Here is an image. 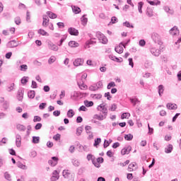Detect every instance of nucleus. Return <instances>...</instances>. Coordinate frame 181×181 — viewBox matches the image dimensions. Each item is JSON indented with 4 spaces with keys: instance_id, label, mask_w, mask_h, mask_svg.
Returning <instances> with one entry per match:
<instances>
[{
    "instance_id": "10",
    "label": "nucleus",
    "mask_w": 181,
    "mask_h": 181,
    "mask_svg": "<svg viewBox=\"0 0 181 181\" xmlns=\"http://www.w3.org/2000/svg\"><path fill=\"white\" fill-rule=\"evenodd\" d=\"M132 150V147L131 146H127V148H124L121 151L122 155H128L129 152Z\"/></svg>"
},
{
    "instance_id": "36",
    "label": "nucleus",
    "mask_w": 181,
    "mask_h": 181,
    "mask_svg": "<svg viewBox=\"0 0 181 181\" xmlns=\"http://www.w3.org/2000/svg\"><path fill=\"white\" fill-rule=\"evenodd\" d=\"M84 105L86 107H93V105H94V102L93 101H88V100H84Z\"/></svg>"
},
{
    "instance_id": "8",
    "label": "nucleus",
    "mask_w": 181,
    "mask_h": 181,
    "mask_svg": "<svg viewBox=\"0 0 181 181\" xmlns=\"http://www.w3.org/2000/svg\"><path fill=\"white\" fill-rule=\"evenodd\" d=\"M48 47L49 50H52L53 52H57V50H59V46L54 45L51 41L48 42Z\"/></svg>"
},
{
    "instance_id": "53",
    "label": "nucleus",
    "mask_w": 181,
    "mask_h": 181,
    "mask_svg": "<svg viewBox=\"0 0 181 181\" xmlns=\"http://www.w3.org/2000/svg\"><path fill=\"white\" fill-rule=\"evenodd\" d=\"M100 88V87L98 86H90L89 87V90L90 91H97V90H98Z\"/></svg>"
},
{
    "instance_id": "34",
    "label": "nucleus",
    "mask_w": 181,
    "mask_h": 181,
    "mask_svg": "<svg viewBox=\"0 0 181 181\" xmlns=\"http://www.w3.org/2000/svg\"><path fill=\"white\" fill-rule=\"evenodd\" d=\"M135 166H136V163L133 162L132 163H130L128 166V170L129 172H132L134 171V169L132 168H135Z\"/></svg>"
},
{
    "instance_id": "60",
    "label": "nucleus",
    "mask_w": 181,
    "mask_h": 181,
    "mask_svg": "<svg viewBox=\"0 0 181 181\" xmlns=\"http://www.w3.org/2000/svg\"><path fill=\"white\" fill-rule=\"evenodd\" d=\"M40 110H45L46 108V103H42L39 105Z\"/></svg>"
},
{
    "instance_id": "41",
    "label": "nucleus",
    "mask_w": 181,
    "mask_h": 181,
    "mask_svg": "<svg viewBox=\"0 0 181 181\" xmlns=\"http://www.w3.org/2000/svg\"><path fill=\"white\" fill-rule=\"evenodd\" d=\"M90 97H92V98H95L96 100H100V98H103V95L101 94H91Z\"/></svg>"
},
{
    "instance_id": "39",
    "label": "nucleus",
    "mask_w": 181,
    "mask_h": 181,
    "mask_svg": "<svg viewBox=\"0 0 181 181\" xmlns=\"http://www.w3.org/2000/svg\"><path fill=\"white\" fill-rule=\"evenodd\" d=\"M56 57L54 56H51L49 57V59H48V64H53V63H54V62H56Z\"/></svg>"
},
{
    "instance_id": "59",
    "label": "nucleus",
    "mask_w": 181,
    "mask_h": 181,
    "mask_svg": "<svg viewBox=\"0 0 181 181\" xmlns=\"http://www.w3.org/2000/svg\"><path fill=\"white\" fill-rule=\"evenodd\" d=\"M117 110V104L113 103L110 108H109L110 111H115Z\"/></svg>"
},
{
    "instance_id": "14",
    "label": "nucleus",
    "mask_w": 181,
    "mask_h": 181,
    "mask_svg": "<svg viewBox=\"0 0 181 181\" xmlns=\"http://www.w3.org/2000/svg\"><path fill=\"white\" fill-rule=\"evenodd\" d=\"M7 47L13 48L18 47V44H16V40H13L7 43Z\"/></svg>"
},
{
    "instance_id": "38",
    "label": "nucleus",
    "mask_w": 181,
    "mask_h": 181,
    "mask_svg": "<svg viewBox=\"0 0 181 181\" xmlns=\"http://www.w3.org/2000/svg\"><path fill=\"white\" fill-rule=\"evenodd\" d=\"M129 117H131V114L129 112L122 113L121 115V119H125L128 118Z\"/></svg>"
},
{
    "instance_id": "54",
    "label": "nucleus",
    "mask_w": 181,
    "mask_h": 181,
    "mask_svg": "<svg viewBox=\"0 0 181 181\" xmlns=\"http://www.w3.org/2000/svg\"><path fill=\"white\" fill-rule=\"evenodd\" d=\"M43 125L42 124V123H37L35 126V129L36 131H39V129H42V127Z\"/></svg>"
},
{
    "instance_id": "29",
    "label": "nucleus",
    "mask_w": 181,
    "mask_h": 181,
    "mask_svg": "<svg viewBox=\"0 0 181 181\" xmlns=\"http://www.w3.org/2000/svg\"><path fill=\"white\" fill-rule=\"evenodd\" d=\"M21 84H23V86L26 85L28 81H29V76H23L21 80Z\"/></svg>"
},
{
    "instance_id": "16",
    "label": "nucleus",
    "mask_w": 181,
    "mask_h": 181,
    "mask_svg": "<svg viewBox=\"0 0 181 181\" xmlns=\"http://www.w3.org/2000/svg\"><path fill=\"white\" fill-rule=\"evenodd\" d=\"M86 16H87V14L83 15L81 18V22L83 26H86V25H87V22H88V18H86Z\"/></svg>"
},
{
    "instance_id": "35",
    "label": "nucleus",
    "mask_w": 181,
    "mask_h": 181,
    "mask_svg": "<svg viewBox=\"0 0 181 181\" xmlns=\"http://www.w3.org/2000/svg\"><path fill=\"white\" fill-rule=\"evenodd\" d=\"M104 118H105L104 115H95L93 116L94 119H98L99 121H103V119H104Z\"/></svg>"
},
{
    "instance_id": "18",
    "label": "nucleus",
    "mask_w": 181,
    "mask_h": 181,
    "mask_svg": "<svg viewBox=\"0 0 181 181\" xmlns=\"http://www.w3.org/2000/svg\"><path fill=\"white\" fill-rule=\"evenodd\" d=\"M168 110H177V105L173 103H168L166 105Z\"/></svg>"
},
{
    "instance_id": "58",
    "label": "nucleus",
    "mask_w": 181,
    "mask_h": 181,
    "mask_svg": "<svg viewBox=\"0 0 181 181\" xmlns=\"http://www.w3.org/2000/svg\"><path fill=\"white\" fill-rule=\"evenodd\" d=\"M78 86L79 87V88H81V90H83V88H87V85L84 84V83H83L82 84H80L78 82Z\"/></svg>"
},
{
    "instance_id": "42",
    "label": "nucleus",
    "mask_w": 181,
    "mask_h": 181,
    "mask_svg": "<svg viewBox=\"0 0 181 181\" xmlns=\"http://www.w3.org/2000/svg\"><path fill=\"white\" fill-rule=\"evenodd\" d=\"M82 132H83V127H79L76 129L77 136H80Z\"/></svg>"
},
{
    "instance_id": "55",
    "label": "nucleus",
    "mask_w": 181,
    "mask_h": 181,
    "mask_svg": "<svg viewBox=\"0 0 181 181\" xmlns=\"http://www.w3.org/2000/svg\"><path fill=\"white\" fill-rule=\"evenodd\" d=\"M13 87H15V83H11L10 86H8L7 88V91H8L9 93H11V91H12V90H13Z\"/></svg>"
},
{
    "instance_id": "57",
    "label": "nucleus",
    "mask_w": 181,
    "mask_h": 181,
    "mask_svg": "<svg viewBox=\"0 0 181 181\" xmlns=\"http://www.w3.org/2000/svg\"><path fill=\"white\" fill-rule=\"evenodd\" d=\"M105 97L107 98V100H108L109 101L111 100V99L112 98V96H111L110 92H107L105 93Z\"/></svg>"
},
{
    "instance_id": "45",
    "label": "nucleus",
    "mask_w": 181,
    "mask_h": 181,
    "mask_svg": "<svg viewBox=\"0 0 181 181\" xmlns=\"http://www.w3.org/2000/svg\"><path fill=\"white\" fill-rule=\"evenodd\" d=\"M111 145V142H110L108 140L105 139L104 144H103V148L105 149L106 148H108Z\"/></svg>"
},
{
    "instance_id": "62",
    "label": "nucleus",
    "mask_w": 181,
    "mask_h": 181,
    "mask_svg": "<svg viewBox=\"0 0 181 181\" xmlns=\"http://www.w3.org/2000/svg\"><path fill=\"white\" fill-rule=\"evenodd\" d=\"M43 90L45 93H49V91H50V86L46 85L43 87Z\"/></svg>"
},
{
    "instance_id": "9",
    "label": "nucleus",
    "mask_w": 181,
    "mask_h": 181,
    "mask_svg": "<svg viewBox=\"0 0 181 181\" xmlns=\"http://www.w3.org/2000/svg\"><path fill=\"white\" fill-rule=\"evenodd\" d=\"M24 93H25V89L23 88H21L18 90L17 98H18V101H22V100H23Z\"/></svg>"
},
{
    "instance_id": "26",
    "label": "nucleus",
    "mask_w": 181,
    "mask_h": 181,
    "mask_svg": "<svg viewBox=\"0 0 181 181\" xmlns=\"http://www.w3.org/2000/svg\"><path fill=\"white\" fill-rule=\"evenodd\" d=\"M74 110H73V109H69L67 112L68 118H73V117H74Z\"/></svg>"
},
{
    "instance_id": "47",
    "label": "nucleus",
    "mask_w": 181,
    "mask_h": 181,
    "mask_svg": "<svg viewBox=\"0 0 181 181\" xmlns=\"http://www.w3.org/2000/svg\"><path fill=\"white\" fill-rule=\"evenodd\" d=\"M123 25L126 26V28H132V29H134V25H131V23H129V22L128 21H125L124 23H123Z\"/></svg>"
},
{
    "instance_id": "48",
    "label": "nucleus",
    "mask_w": 181,
    "mask_h": 181,
    "mask_svg": "<svg viewBox=\"0 0 181 181\" xmlns=\"http://www.w3.org/2000/svg\"><path fill=\"white\" fill-rule=\"evenodd\" d=\"M71 163H73L74 166H80V162H78V160L72 159Z\"/></svg>"
},
{
    "instance_id": "3",
    "label": "nucleus",
    "mask_w": 181,
    "mask_h": 181,
    "mask_svg": "<svg viewBox=\"0 0 181 181\" xmlns=\"http://www.w3.org/2000/svg\"><path fill=\"white\" fill-rule=\"evenodd\" d=\"M151 39H153L154 43H158V45H159L160 46L163 45V42L160 40V36L159 35V34L156 33H153L151 34Z\"/></svg>"
},
{
    "instance_id": "19",
    "label": "nucleus",
    "mask_w": 181,
    "mask_h": 181,
    "mask_svg": "<svg viewBox=\"0 0 181 181\" xmlns=\"http://www.w3.org/2000/svg\"><path fill=\"white\" fill-rule=\"evenodd\" d=\"M68 45L70 47H78L80 46V44L76 41H70Z\"/></svg>"
},
{
    "instance_id": "56",
    "label": "nucleus",
    "mask_w": 181,
    "mask_h": 181,
    "mask_svg": "<svg viewBox=\"0 0 181 181\" xmlns=\"http://www.w3.org/2000/svg\"><path fill=\"white\" fill-rule=\"evenodd\" d=\"M4 177L5 179H6V180H8V181H11V175H9V173H8V172H6L4 173Z\"/></svg>"
},
{
    "instance_id": "28",
    "label": "nucleus",
    "mask_w": 181,
    "mask_h": 181,
    "mask_svg": "<svg viewBox=\"0 0 181 181\" xmlns=\"http://www.w3.org/2000/svg\"><path fill=\"white\" fill-rule=\"evenodd\" d=\"M17 166L20 168V169H23V170H26V165H23L21 161H18L16 163Z\"/></svg>"
},
{
    "instance_id": "13",
    "label": "nucleus",
    "mask_w": 181,
    "mask_h": 181,
    "mask_svg": "<svg viewBox=\"0 0 181 181\" xmlns=\"http://www.w3.org/2000/svg\"><path fill=\"white\" fill-rule=\"evenodd\" d=\"M83 62L84 60H83L81 58H78L75 59V61L74 62V66H75L76 67H78V66H81V64H83Z\"/></svg>"
},
{
    "instance_id": "6",
    "label": "nucleus",
    "mask_w": 181,
    "mask_h": 181,
    "mask_svg": "<svg viewBox=\"0 0 181 181\" xmlns=\"http://www.w3.org/2000/svg\"><path fill=\"white\" fill-rule=\"evenodd\" d=\"M68 33H69V35H71V36H78V30L73 28V27H70L69 28H68Z\"/></svg>"
},
{
    "instance_id": "24",
    "label": "nucleus",
    "mask_w": 181,
    "mask_h": 181,
    "mask_svg": "<svg viewBox=\"0 0 181 181\" xmlns=\"http://www.w3.org/2000/svg\"><path fill=\"white\" fill-rule=\"evenodd\" d=\"M148 4H149L150 5H151L152 6H155L157 5H160V1L157 0L156 2L153 1H151V0H147Z\"/></svg>"
},
{
    "instance_id": "43",
    "label": "nucleus",
    "mask_w": 181,
    "mask_h": 181,
    "mask_svg": "<svg viewBox=\"0 0 181 181\" xmlns=\"http://www.w3.org/2000/svg\"><path fill=\"white\" fill-rule=\"evenodd\" d=\"M14 22L16 25H21V23H22V20H21V17L17 16L14 18Z\"/></svg>"
},
{
    "instance_id": "5",
    "label": "nucleus",
    "mask_w": 181,
    "mask_h": 181,
    "mask_svg": "<svg viewBox=\"0 0 181 181\" xmlns=\"http://www.w3.org/2000/svg\"><path fill=\"white\" fill-rule=\"evenodd\" d=\"M100 108L102 109L101 112H103V114H104V117L105 118H107V115L108 114V109L107 108V107H105V105H104V103H102L100 105H99L97 107V110H98V111H100Z\"/></svg>"
},
{
    "instance_id": "50",
    "label": "nucleus",
    "mask_w": 181,
    "mask_h": 181,
    "mask_svg": "<svg viewBox=\"0 0 181 181\" xmlns=\"http://www.w3.org/2000/svg\"><path fill=\"white\" fill-rule=\"evenodd\" d=\"M42 117L40 116H34L33 122H40Z\"/></svg>"
},
{
    "instance_id": "46",
    "label": "nucleus",
    "mask_w": 181,
    "mask_h": 181,
    "mask_svg": "<svg viewBox=\"0 0 181 181\" xmlns=\"http://www.w3.org/2000/svg\"><path fill=\"white\" fill-rule=\"evenodd\" d=\"M115 86H116V85H115V82L111 81L110 83H109L107 84V90H110L111 88L115 87Z\"/></svg>"
},
{
    "instance_id": "61",
    "label": "nucleus",
    "mask_w": 181,
    "mask_h": 181,
    "mask_svg": "<svg viewBox=\"0 0 181 181\" xmlns=\"http://www.w3.org/2000/svg\"><path fill=\"white\" fill-rule=\"evenodd\" d=\"M61 136L62 135H60V134H57L53 136V139H54V141H59Z\"/></svg>"
},
{
    "instance_id": "25",
    "label": "nucleus",
    "mask_w": 181,
    "mask_h": 181,
    "mask_svg": "<svg viewBox=\"0 0 181 181\" xmlns=\"http://www.w3.org/2000/svg\"><path fill=\"white\" fill-rule=\"evenodd\" d=\"M72 11L74 13H76V15L80 13L81 12V8L77 6H74V8H72Z\"/></svg>"
},
{
    "instance_id": "33",
    "label": "nucleus",
    "mask_w": 181,
    "mask_h": 181,
    "mask_svg": "<svg viewBox=\"0 0 181 181\" xmlns=\"http://www.w3.org/2000/svg\"><path fill=\"white\" fill-rule=\"evenodd\" d=\"M115 51L117 52V53H119V54H121L122 53L124 52V48L121 47V46H118V47H116L115 48Z\"/></svg>"
},
{
    "instance_id": "30",
    "label": "nucleus",
    "mask_w": 181,
    "mask_h": 181,
    "mask_svg": "<svg viewBox=\"0 0 181 181\" xmlns=\"http://www.w3.org/2000/svg\"><path fill=\"white\" fill-rule=\"evenodd\" d=\"M100 144H101V138L98 137L95 139V142L93 144V146H95V148L98 147V145H100Z\"/></svg>"
},
{
    "instance_id": "22",
    "label": "nucleus",
    "mask_w": 181,
    "mask_h": 181,
    "mask_svg": "<svg viewBox=\"0 0 181 181\" xmlns=\"http://www.w3.org/2000/svg\"><path fill=\"white\" fill-rule=\"evenodd\" d=\"M146 15L149 18H152L153 16V10L151 7H148L146 9Z\"/></svg>"
},
{
    "instance_id": "23",
    "label": "nucleus",
    "mask_w": 181,
    "mask_h": 181,
    "mask_svg": "<svg viewBox=\"0 0 181 181\" xmlns=\"http://www.w3.org/2000/svg\"><path fill=\"white\" fill-rule=\"evenodd\" d=\"M35 95H36V92L35 90L28 91V98H31V100H33V98H35Z\"/></svg>"
},
{
    "instance_id": "21",
    "label": "nucleus",
    "mask_w": 181,
    "mask_h": 181,
    "mask_svg": "<svg viewBox=\"0 0 181 181\" xmlns=\"http://www.w3.org/2000/svg\"><path fill=\"white\" fill-rule=\"evenodd\" d=\"M47 15L49 16V18H50V19H56V18H57V14L52 11H47Z\"/></svg>"
},
{
    "instance_id": "7",
    "label": "nucleus",
    "mask_w": 181,
    "mask_h": 181,
    "mask_svg": "<svg viewBox=\"0 0 181 181\" xmlns=\"http://www.w3.org/2000/svg\"><path fill=\"white\" fill-rule=\"evenodd\" d=\"M16 145L17 148H21L22 145V136L19 134H16Z\"/></svg>"
},
{
    "instance_id": "2",
    "label": "nucleus",
    "mask_w": 181,
    "mask_h": 181,
    "mask_svg": "<svg viewBox=\"0 0 181 181\" xmlns=\"http://www.w3.org/2000/svg\"><path fill=\"white\" fill-rule=\"evenodd\" d=\"M96 37H98V39H99L100 42L102 41V43L103 45H107V43H108V39L100 31L97 32Z\"/></svg>"
},
{
    "instance_id": "15",
    "label": "nucleus",
    "mask_w": 181,
    "mask_h": 181,
    "mask_svg": "<svg viewBox=\"0 0 181 181\" xmlns=\"http://www.w3.org/2000/svg\"><path fill=\"white\" fill-rule=\"evenodd\" d=\"M178 32H179V30L177 29V27L174 26L173 28H172L170 30L169 33H170V35H172L173 36H175V35H177Z\"/></svg>"
},
{
    "instance_id": "1",
    "label": "nucleus",
    "mask_w": 181,
    "mask_h": 181,
    "mask_svg": "<svg viewBox=\"0 0 181 181\" xmlns=\"http://www.w3.org/2000/svg\"><path fill=\"white\" fill-rule=\"evenodd\" d=\"M62 176L64 179H68L69 181L74 180V175L71 173L69 172V170H64L62 172Z\"/></svg>"
},
{
    "instance_id": "20",
    "label": "nucleus",
    "mask_w": 181,
    "mask_h": 181,
    "mask_svg": "<svg viewBox=\"0 0 181 181\" xmlns=\"http://www.w3.org/2000/svg\"><path fill=\"white\" fill-rule=\"evenodd\" d=\"M158 95L160 97H162V94H163V91H165V88L163 85H159L158 87Z\"/></svg>"
},
{
    "instance_id": "52",
    "label": "nucleus",
    "mask_w": 181,
    "mask_h": 181,
    "mask_svg": "<svg viewBox=\"0 0 181 181\" xmlns=\"http://www.w3.org/2000/svg\"><path fill=\"white\" fill-rule=\"evenodd\" d=\"M91 129H93L91 126H86L85 127V131L86 132V134H91V132H90Z\"/></svg>"
},
{
    "instance_id": "32",
    "label": "nucleus",
    "mask_w": 181,
    "mask_h": 181,
    "mask_svg": "<svg viewBox=\"0 0 181 181\" xmlns=\"http://www.w3.org/2000/svg\"><path fill=\"white\" fill-rule=\"evenodd\" d=\"M32 142H33V144H39V142H40V137L33 136V139H32Z\"/></svg>"
},
{
    "instance_id": "11",
    "label": "nucleus",
    "mask_w": 181,
    "mask_h": 181,
    "mask_svg": "<svg viewBox=\"0 0 181 181\" xmlns=\"http://www.w3.org/2000/svg\"><path fill=\"white\" fill-rule=\"evenodd\" d=\"M43 21H42V26H44V28H47V26H49V24L50 23L49 20V17H47V16H43Z\"/></svg>"
},
{
    "instance_id": "31",
    "label": "nucleus",
    "mask_w": 181,
    "mask_h": 181,
    "mask_svg": "<svg viewBox=\"0 0 181 181\" xmlns=\"http://www.w3.org/2000/svg\"><path fill=\"white\" fill-rule=\"evenodd\" d=\"M124 139L125 141H132V139H134V135L131 134H125Z\"/></svg>"
},
{
    "instance_id": "4",
    "label": "nucleus",
    "mask_w": 181,
    "mask_h": 181,
    "mask_svg": "<svg viewBox=\"0 0 181 181\" xmlns=\"http://www.w3.org/2000/svg\"><path fill=\"white\" fill-rule=\"evenodd\" d=\"M86 159H88V160H92V163L95 168H101V165H98V163H97L95 161V157L93 154H88Z\"/></svg>"
},
{
    "instance_id": "12",
    "label": "nucleus",
    "mask_w": 181,
    "mask_h": 181,
    "mask_svg": "<svg viewBox=\"0 0 181 181\" xmlns=\"http://www.w3.org/2000/svg\"><path fill=\"white\" fill-rule=\"evenodd\" d=\"M150 52L153 56H156V57H158L160 54V50L158 49L151 48Z\"/></svg>"
},
{
    "instance_id": "27",
    "label": "nucleus",
    "mask_w": 181,
    "mask_h": 181,
    "mask_svg": "<svg viewBox=\"0 0 181 181\" xmlns=\"http://www.w3.org/2000/svg\"><path fill=\"white\" fill-rule=\"evenodd\" d=\"M16 128L18 131H23V132L26 131V127H25V125L23 124H17Z\"/></svg>"
},
{
    "instance_id": "64",
    "label": "nucleus",
    "mask_w": 181,
    "mask_h": 181,
    "mask_svg": "<svg viewBox=\"0 0 181 181\" xmlns=\"http://www.w3.org/2000/svg\"><path fill=\"white\" fill-rule=\"evenodd\" d=\"M60 114H61L60 110H54L53 112V115L54 117H59V116H60Z\"/></svg>"
},
{
    "instance_id": "17",
    "label": "nucleus",
    "mask_w": 181,
    "mask_h": 181,
    "mask_svg": "<svg viewBox=\"0 0 181 181\" xmlns=\"http://www.w3.org/2000/svg\"><path fill=\"white\" fill-rule=\"evenodd\" d=\"M173 151V146L172 144H168L167 147L165 148V153H172Z\"/></svg>"
},
{
    "instance_id": "51",
    "label": "nucleus",
    "mask_w": 181,
    "mask_h": 181,
    "mask_svg": "<svg viewBox=\"0 0 181 181\" xmlns=\"http://www.w3.org/2000/svg\"><path fill=\"white\" fill-rule=\"evenodd\" d=\"M20 69L21 71H26V70H28V65L22 64L20 66Z\"/></svg>"
},
{
    "instance_id": "37",
    "label": "nucleus",
    "mask_w": 181,
    "mask_h": 181,
    "mask_svg": "<svg viewBox=\"0 0 181 181\" xmlns=\"http://www.w3.org/2000/svg\"><path fill=\"white\" fill-rule=\"evenodd\" d=\"M38 33L39 35H42V36H49V33L42 28L38 30Z\"/></svg>"
},
{
    "instance_id": "63",
    "label": "nucleus",
    "mask_w": 181,
    "mask_h": 181,
    "mask_svg": "<svg viewBox=\"0 0 181 181\" xmlns=\"http://www.w3.org/2000/svg\"><path fill=\"white\" fill-rule=\"evenodd\" d=\"M117 22H118V18H117V17H115V16L112 17V18H111V23H112V24L117 23Z\"/></svg>"
},
{
    "instance_id": "49",
    "label": "nucleus",
    "mask_w": 181,
    "mask_h": 181,
    "mask_svg": "<svg viewBox=\"0 0 181 181\" xmlns=\"http://www.w3.org/2000/svg\"><path fill=\"white\" fill-rule=\"evenodd\" d=\"M95 162L98 165H100V163H104V158L103 157H99L96 159Z\"/></svg>"
},
{
    "instance_id": "40",
    "label": "nucleus",
    "mask_w": 181,
    "mask_h": 181,
    "mask_svg": "<svg viewBox=\"0 0 181 181\" xmlns=\"http://www.w3.org/2000/svg\"><path fill=\"white\" fill-rule=\"evenodd\" d=\"M144 7V2L143 1H140L138 3V9H139V13H142V8Z\"/></svg>"
},
{
    "instance_id": "44",
    "label": "nucleus",
    "mask_w": 181,
    "mask_h": 181,
    "mask_svg": "<svg viewBox=\"0 0 181 181\" xmlns=\"http://www.w3.org/2000/svg\"><path fill=\"white\" fill-rule=\"evenodd\" d=\"M78 97H80V95H78V92L74 91L71 93V98H78Z\"/></svg>"
}]
</instances>
